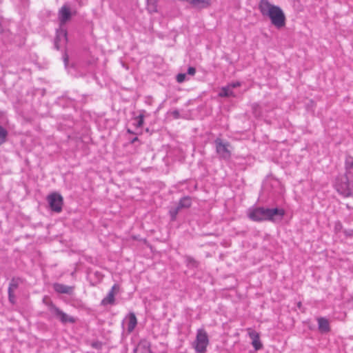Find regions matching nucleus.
Masks as SVG:
<instances>
[{
    "label": "nucleus",
    "mask_w": 353,
    "mask_h": 353,
    "mask_svg": "<svg viewBox=\"0 0 353 353\" xmlns=\"http://www.w3.org/2000/svg\"><path fill=\"white\" fill-rule=\"evenodd\" d=\"M8 300H9L10 303H12V305L15 304L16 297H15L14 292L8 291Z\"/></svg>",
    "instance_id": "obj_24"
},
{
    "label": "nucleus",
    "mask_w": 353,
    "mask_h": 353,
    "mask_svg": "<svg viewBox=\"0 0 353 353\" xmlns=\"http://www.w3.org/2000/svg\"><path fill=\"white\" fill-rule=\"evenodd\" d=\"M8 131L0 125V145L6 141Z\"/></svg>",
    "instance_id": "obj_20"
},
{
    "label": "nucleus",
    "mask_w": 353,
    "mask_h": 353,
    "mask_svg": "<svg viewBox=\"0 0 353 353\" xmlns=\"http://www.w3.org/2000/svg\"><path fill=\"white\" fill-rule=\"evenodd\" d=\"M336 191L344 197L352 196L353 181L345 175L336 177L335 184Z\"/></svg>",
    "instance_id": "obj_3"
},
{
    "label": "nucleus",
    "mask_w": 353,
    "mask_h": 353,
    "mask_svg": "<svg viewBox=\"0 0 353 353\" xmlns=\"http://www.w3.org/2000/svg\"><path fill=\"white\" fill-rule=\"evenodd\" d=\"M138 141V138L137 137H134V139H132V140L131 141V143H134L135 141Z\"/></svg>",
    "instance_id": "obj_35"
},
{
    "label": "nucleus",
    "mask_w": 353,
    "mask_h": 353,
    "mask_svg": "<svg viewBox=\"0 0 353 353\" xmlns=\"http://www.w3.org/2000/svg\"><path fill=\"white\" fill-rule=\"evenodd\" d=\"M249 336L252 339V345L256 351L263 348V344L260 340V335L256 331L249 332Z\"/></svg>",
    "instance_id": "obj_10"
},
{
    "label": "nucleus",
    "mask_w": 353,
    "mask_h": 353,
    "mask_svg": "<svg viewBox=\"0 0 353 353\" xmlns=\"http://www.w3.org/2000/svg\"><path fill=\"white\" fill-rule=\"evenodd\" d=\"M23 280L20 277H13L9 283L8 291L14 292L22 284Z\"/></svg>",
    "instance_id": "obj_15"
},
{
    "label": "nucleus",
    "mask_w": 353,
    "mask_h": 353,
    "mask_svg": "<svg viewBox=\"0 0 353 353\" xmlns=\"http://www.w3.org/2000/svg\"><path fill=\"white\" fill-rule=\"evenodd\" d=\"M119 286L117 284H114L107 296L101 301V305H112L114 303V295L119 292Z\"/></svg>",
    "instance_id": "obj_9"
},
{
    "label": "nucleus",
    "mask_w": 353,
    "mask_h": 353,
    "mask_svg": "<svg viewBox=\"0 0 353 353\" xmlns=\"http://www.w3.org/2000/svg\"><path fill=\"white\" fill-rule=\"evenodd\" d=\"M187 73H188V74H190V75H192V76L194 75V74H195V73H196V69H195V68H194V67H189V68H188Z\"/></svg>",
    "instance_id": "obj_29"
},
{
    "label": "nucleus",
    "mask_w": 353,
    "mask_h": 353,
    "mask_svg": "<svg viewBox=\"0 0 353 353\" xmlns=\"http://www.w3.org/2000/svg\"><path fill=\"white\" fill-rule=\"evenodd\" d=\"M216 152L221 159L228 161L231 158L232 152L230 150V144L228 141H223L221 139L217 138L214 140Z\"/></svg>",
    "instance_id": "obj_5"
},
{
    "label": "nucleus",
    "mask_w": 353,
    "mask_h": 353,
    "mask_svg": "<svg viewBox=\"0 0 353 353\" xmlns=\"http://www.w3.org/2000/svg\"><path fill=\"white\" fill-rule=\"evenodd\" d=\"M346 208H347V209H349V210H351V209H352V208H351L348 204H347V205H346ZM352 210H353V208H352Z\"/></svg>",
    "instance_id": "obj_36"
},
{
    "label": "nucleus",
    "mask_w": 353,
    "mask_h": 353,
    "mask_svg": "<svg viewBox=\"0 0 353 353\" xmlns=\"http://www.w3.org/2000/svg\"><path fill=\"white\" fill-rule=\"evenodd\" d=\"M186 74L184 73H179L176 75V81L178 83H183L185 79Z\"/></svg>",
    "instance_id": "obj_25"
},
{
    "label": "nucleus",
    "mask_w": 353,
    "mask_h": 353,
    "mask_svg": "<svg viewBox=\"0 0 353 353\" xmlns=\"http://www.w3.org/2000/svg\"><path fill=\"white\" fill-rule=\"evenodd\" d=\"M53 288L57 292L67 294H72L74 289L73 287L68 286L61 283H54Z\"/></svg>",
    "instance_id": "obj_13"
},
{
    "label": "nucleus",
    "mask_w": 353,
    "mask_h": 353,
    "mask_svg": "<svg viewBox=\"0 0 353 353\" xmlns=\"http://www.w3.org/2000/svg\"><path fill=\"white\" fill-rule=\"evenodd\" d=\"M134 353H152L150 343L147 340H141L134 350Z\"/></svg>",
    "instance_id": "obj_11"
},
{
    "label": "nucleus",
    "mask_w": 353,
    "mask_h": 353,
    "mask_svg": "<svg viewBox=\"0 0 353 353\" xmlns=\"http://www.w3.org/2000/svg\"><path fill=\"white\" fill-rule=\"evenodd\" d=\"M344 234L346 236H353V230H345Z\"/></svg>",
    "instance_id": "obj_32"
},
{
    "label": "nucleus",
    "mask_w": 353,
    "mask_h": 353,
    "mask_svg": "<svg viewBox=\"0 0 353 353\" xmlns=\"http://www.w3.org/2000/svg\"><path fill=\"white\" fill-rule=\"evenodd\" d=\"M50 209L55 212L62 210L63 199L62 196L57 192L49 194L47 197Z\"/></svg>",
    "instance_id": "obj_7"
},
{
    "label": "nucleus",
    "mask_w": 353,
    "mask_h": 353,
    "mask_svg": "<svg viewBox=\"0 0 353 353\" xmlns=\"http://www.w3.org/2000/svg\"><path fill=\"white\" fill-rule=\"evenodd\" d=\"M62 34L63 37H64L65 40L67 41V31L65 30H61L60 32L59 33V34L57 35V39L55 40V43H54V45H55V47L57 50H59V46H58V42H57V40L59 39V37H60V34Z\"/></svg>",
    "instance_id": "obj_23"
},
{
    "label": "nucleus",
    "mask_w": 353,
    "mask_h": 353,
    "mask_svg": "<svg viewBox=\"0 0 353 353\" xmlns=\"http://www.w3.org/2000/svg\"><path fill=\"white\" fill-rule=\"evenodd\" d=\"M191 199L189 196H184L181 198L178 203V205L181 209L188 208L191 206Z\"/></svg>",
    "instance_id": "obj_17"
},
{
    "label": "nucleus",
    "mask_w": 353,
    "mask_h": 353,
    "mask_svg": "<svg viewBox=\"0 0 353 353\" xmlns=\"http://www.w3.org/2000/svg\"><path fill=\"white\" fill-rule=\"evenodd\" d=\"M343 229V225L340 221H336L334 224V231L339 232Z\"/></svg>",
    "instance_id": "obj_27"
},
{
    "label": "nucleus",
    "mask_w": 353,
    "mask_h": 353,
    "mask_svg": "<svg viewBox=\"0 0 353 353\" xmlns=\"http://www.w3.org/2000/svg\"><path fill=\"white\" fill-rule=\"evenodd\" d=\"M319 329L321 332H327L330 331V325L327 319L323 317L318 319Z\"/></svg>",
    "instance_id": "obj_16"
},
{
    "label": "nucleus",
    "mask_w": 353,
    "mask_h": 353,
    "mask_svg": "<svg viewBox=\"0 0 353 353\" xmlns=\"http://www.w3.org/2000/svg\"><path fill=\"white\" fill-rule=\"evenodd\" d=\"M48 308L50 313L63 324L67 323H74L76 321L74 317L68 316L52 303L49 305Z\"/></svg>",
    "instance_id": "obj_6"
},
{
    "label": "nucleus",
    "mask_w": 353,
    "mask_h": 353,
    "mask_svg": "<svg viewBox=\"0 0 353 353\" xmlns=\"http://www.w3.org/2000/svg\"><path fill=\"white\" fill-rule=\"evenodd\" d=\"M101 346H102L101 343L99 342V341L93 342L92 343V347L94 348H96V349H101Z\"/></svg>",
    "instance_id": "obj_30"
},
{
    "label": "nucleus",
    "mask_w": 353,
    "mask_h": 353,
    "mask_svg": "<svg viewBox=\"0 0 353 353\" xmlns=\"http://www.w3.org/2000/svg\"><path fill=\"white\" fill-rule=\"evenodd\" d=\"M285 215V211L282 208H266L264 207H257L251 209L248 212V217L253 221H271L276 222L282 220Z\"/></svg>",
    "instance_id": "obj_2"
},
{
    "label": "nucleus",
    "mask_w": 353,
    "mask_h": 353,
    "mask_svg": "<svg viewBox=\"0 0 353 353\" xmlns=\"http://www.w3.org/2000/svg\"><path fill=\"white\" fill-rule=\"evenodd\" d=\"M345 174L347 178L353 181V157L351 156L346 157L345 161Z\"/></svg>",
    "instance_id": "obj_12"
},
{
    "label": "nucleus",
    "mask_w": 353,
    "mask_h": 353,
    "mask_svg": "<svg viewBox=\"0 0 353 353\" xmlns=\"http://www.w3.org/2000/svg\"><path fill=\"white\" fill-rule=\"evenodd\" d=\"M240 85H241V83L239 81L234 82V83H232L228 85V86H230V88H235L239 87Z\"/></svg>",
    "instance_id": "obj_31"
},
{
    "label": "nucleus",
    "mask_w": 353,
    "mask_h": 353,
    "mask_svg": "<svg viewBox=\"0 0 353 353\" xmlns=\"http://www.w3.org/2000/svg\"><path fill=\"white\" fill-rule=\"evenodd\" d=\"M147 1V10L150 12H157V2L158 0H146Z\"/></svg>",
    "instance_id": "obj_18"
},
{
    "label": "nucleus",
    "mask_w": 353,
    "mask_h": 353,
    "mask_svg": "<svg viewBox=\"0 0 353 353\" xmlns=\"http://www.w3.org/2000/svg\"><path fill=\"white\" fill-rule=\"evenodd\" d=\"M68 56L67 54V53H65L64 55H63V61H64V63H65V65L66 66L68 63Z\"/></svg>",
    "instance_id": "obj_33"
},
{
    "label": "nucleus",
    "mask_w": 353,
    "mask_h": 353,
    "mask_svg": "<svg viewBox=\"0 0 353 353\" xmlns=\"http://www.w3.org/2000/svg\"><path fill=\"white\" fill-rule=\"evenodd\" d=\"M209 343L208 336L204 329H199L193 346L198 353H205Z\"/></svg>",
    "instance_id": "obj_4"
},
{
    "label": "nucleus",
    "mask_w": 353,
    "mask_h": 353,
    "mask_svg": "<svg viewBox=\"0 0 353 353\" xmlns=\"http://www.w3.org/2000/svg\"><path fill=\"white\" fill-rule=\"evenodd\" d=\"M172 114H173V116H174L175 118H179V111H178V110H174V111L172 112Z\"/></svg>",
    "instance_id": "obj_34"
},
{
    "label": "nucleus",
    "mask_w": 353,
    "mask_h": 353,
    "mask_svg": "<svg viewBox=\"0 0 353 353\" xmlns=\"http://www.w3.org/2000/svg\"><path fill=\"white\" fill-rule=\"evenodd\" d=\"M181 210V209L179 208V206L178 205L176 207L172 208L170 210L169 212H170V216H171V219H172V221L176 219V217L179 212Z\"/></svg>",
    "instance_id": "obj_22"
},
{
    "label": "nucleus",
    "mask_w": 353,
    "mask_h": 353,
    "mask_svg": "<svg viewBox=\"0 0 353 353\" xmlns=\"http://www.w3.org/2000/svg\"><path fill=\"white\" fill-rule=\"evenodd\" d=\"M221 97H234V92L232 91L230 86H226L222 88L221 92L219 94Z\"/></svg>",
    "instance_id": "obj_19"
},
{
    "label": "nucleus",
    "mask_w": 353,
    "mask_h": 353,
    "mask_svg": "<svg viewBox=\"0 0 353 353\" xmlns=\"http://www.w3.org/2000/svg\"><path fill=\"white\" fill-rule=\"evenodd\" d=\"M72 17L70 8L68 5H63L58 12V19L60 26H62L68 21Z\"/></svg>",
    "instance_id": "obj_8"
},
{
    "label": "nucleus",
    "mask_w": 353,
    "mask_h": 353,
    "mask_svg": "<svg viewBox=\"0 0 353 353\" xmlns=\"http://www.w3.org/2000/svg\"><path fill=\"white\" fill-rule=\"evenodd\" d=\"M185 262L188 266H192L194 268H196L199 265V263L190 256H185Z\"/></svg>",
    "instance_id": "obj_21"
},
{
    "label": "nucleus",
    "mask_w": 353,
    "mask_h": 353,
    "mask_svg": "<svg viewBox=\"0 0 353 353\" xmlns=\"http://www.w3.org/2000/svg\"><path fill=\"white\" fill-rule=\"evenodd\" d=\"M259 108L260 107L258 104L254 103L252 105L253 112L256 117L260 115V112H258V109H259Z\"/></svg>",
    "instance_id": "obj_28"
},
{
    "label": "nucleus",
    "mask_w": 353,
    "mask_h": 353,
    "mask_svg": "<svg viewBox=\"0 0 353 353\" xmlns=\"http://www.w3.org/2000/svg\"><path fill=\"white\" fill-rule=\"evenodd\" d=\"M259 9L263 16L270 18L272 24L277 29H281L285 26L286 17L279 6L271 4L268 0H261Z\"/></svg>",
    "instance_id": "obj_1"
},
{
    "label": "nucleus",
    "mask_w": 353,
    "mask_h": 353,
    "mask_svg": "<svg viewBox=\"0 0 353 353\" xmlns=\"http://www.w3.org/2000/svg\"><path fill=\"white\" fill-rule=\"evenodd\" d=\"M128 323L127 330H128V332H132L134 330V328L137 324V317H136L134 313H133V312H130L128 314Z\"/></svg>",
    "instance_id": "obj_14"
},
{
    "label": "nucleus",
    "mask_w": 353,
    "mask_h": 353,
    "mask_svg": "<svg viewBox=\"0 0 353 353\" xmlns=\"http://www.w3.org/2000/svg\"><path fill=\"white\" fill-rule=\"evenodd\" d=\"M136 119L137 120V127H141L143 124V115L140 114L139 115Z\"/></svg>",
    "instance_id": "obj_26"
}]
</instances>
